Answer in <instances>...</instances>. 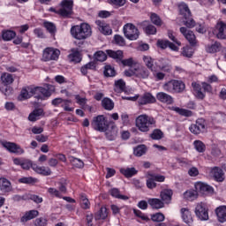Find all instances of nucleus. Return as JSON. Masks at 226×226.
<instances>
[{
  "mask_svg": "<svg viewBox=\"0 0 226 226\" xmlns=\"http://www.w3.org/2000/svg\"><path fill=\"white\" fill-rule=\"evenodd\" d=\"M135 126L142 133H147L156 128V119L147 114H141L136 117Z\"/></svg>",
  "mask_w": 226,
  "mask_h": 226,
  "instance_id": "f257e3e1",
  "label": "nucleus"
},
{
  "mask_svg": "<svg viewBox=\"0 0 226 226\" xmlns=\"http://www.w3.org/2000/svg\"><path fill=\"white\" fill-rule=\"evenodd\" d=\"M71 34L75 40H87L93 34L91 26L87 23H81L72 26Z\"/></svg>",
  "mask_w": 226,
  "mask_h": 226,
  "instance_id": "f03ea898",
  "label": "nucleus"
},
{
  "mask_svg": "<svg viewBox=\"0 0 226 226\" xmlns=\"http://www.w3.org/2000/svg\"><path fill=\"white\" fill-rule=\"evenodd\" d=\"M91 126L96 132H107L109 128V121L103 115L94 117L91 122Z\"/></svg>",
  "mask_w": 226,
  "mask_h": 226,
  "instance_id": "7ed1b4c3",
  "label": "nucleus"
},
{
  "mask_svg": "<svg viewBox=\"0 0 226 226\" xmlns=\"http://www.w3.org/2000/svg\"><path fill=\"white\" fill-rule=\"evenodd\" d=\"M124 34L127 40L131 41H135V40H139V36H140V32H139V28L135 26V25L132 23H127L123 27Z\"/></svg>",
  "mask_w": 226,
  "mask_h": 226,
  "instance_id": "20e7f679",
  "label": "nucleus"
},
{
  "mask_svg": "<svg viewBox=\"0 0 226 226\" xmlns=\"http://www.w3.org/2000/svg\"><path fill=\"white\" fill-rule=\"evenodd\" d=\"M194 213L201 222H207L209 220V208L207 204L204 202H200L196 205Z\"/></svg>",
  "mask_w": 226,
  "mask_h": 226,
  "instance_id": "39448f33",
  "label": "nucleus"
},
{
  "mask_svg": "<svg viewBox=\"0 0 226 226\" xmlns=\"http://www.w3.org/2000/svg\"><path fill=\"white\" fill-rule=\"evenodd\" d=\"M61 56V51L56 48H46L42 52V61H57Z\"/></svg>",
  "mask_w": 226,
  "mask_h": 226,
  "instance_id": "423d86ee",
  "label": "nucleus"
},
{
  "mask_svg": "<svg viewBox=\"0 0 226 226\" xmlns=\"http://www.w3.org/2000/svg\"><path fill=\"white\" fill-rule=\"evenodd\" d=\"M60 6L61 9L58 10L60 17L68 18L73 13V0H63Z\"/></svg>",
  "mask_w": 226,
  "mask_h": 226,
  "instance_id": "0eeeda50",
  "label": "nucleus"
},
{
  "mask_svg": "<svg viewBox=\"0 0 226 226\" xmlns=\"http://www.w3.org/2000/svg\"><path fill=\"white\" fill-rule=\"evenodd\" d=\"M1 146L4 147L9 153H12L13 154H18V156H20V154H24L26 151L20 145H18L17 143L10 142V141H1Z\"/></svg>",
  "mask_w": 226,
  "mask_h": 226,
  "instance_id": "6e6552de",
  "label": "nucleus"
},
{
  "mask_svg": "<svg viewBox=\"0 0 226 226\" xmlns=\"http://www.w3.org/2000/svg\"><path fill=\"white\" fill-rule=\"evenodd\" d=\"M212 34L216 36L219 40L226 39V24L223 21H219L214 28H212Z\"/></svg>",
  "mask_w": 226,
  "mask_h": 226,
  "instance_id": "1a4fd4ad",
  "label": "nucleus"
},
{
  "mask_svg": "<svg viewBox=\"0 0 226 226\" xmlns=\"http://www.w3.org/2000/svg\"><path fill=\"white\" fill-rule=\"evenodd\" d=\"M34 98L36 100H47L50 96V91L41 87H34Z\"/></svg>",
  "mask_w": 226,
  "mask_h": 226,
  "instance_id": "9d476101",
  "label": "nucleus"
},
{
  "mask_svg": "<svg viewBox=\"0 0 226 226\" xmlns=\"http://www.w3.org/2000/svg\"><path fill=\"white\" fill-rule=\"evenodd\" d=\"M194 188L196 192L202 193V195H208V193H213V192H215L209 185L203 182H196L194 184Z\"/></svg>",
  "mask_w": 226,
  "mask_h": 226,
  "instance_id": "9b49d317",
  "label": "nucleus"
},
{
  "mask_svg": "<svg viewBox=\"0 0 226 226\" xmlns=\"http://www.w3.org/2000/svg\"><path fill=\"white\" fill-rule=\"evenodd\" d=\"M191 133L194 135H199L206 130V124H204L203 119H198L195 124H191L189 127Z\"/></svg>",
  "mask_w": 226,
  "mask_h": 226,
  "instance_id": "f8f14e48",
  "label": "nucleus"
},
{
  "mask_svg": "<svg viewBox=\"0 0 226 226\" xmlns=\"http://www.w3.org/2000/svg\"><path fill=\"white\" fill-rule=\"evenodd\" d=\"M180 213H181V218L185 223H186L189 226L193 225V216L192 215V212L190 211V208L183 207L181 208Z\"/></svg>",
  "mask_w": 226,
  "mask_h": 226,
  "instance_id": "ddd939ff",
  "label": "nucleus"
},
{
  "mask_svg": "<svg viewBox=\"0 0 226 226\" xmlns=\"http://www.w3.org/2000/svg\"><path fill=\"white\" fill-rule=\"evenodd\" d=\"M95 24L102 34H104V36H110L112 34V28L109 24L102 21V20H96Z\"/></svg>",
  "mask_w": 226,
  "mask_h": 226,
  "instance_id": "4468645a",
  "label": "nucleus"
},
{
  "mask_svg": "<svg viewBox=\"0 0 226 226\" xmlns=\"http://www.w3.org/2000/svg\"><path fill=\"white\" fill-rule=\"evenodd\" d=\"M192 93L198 100H204L206 98V92H202V87L200 84L193 81L192 83Z\"/></svg>",
  "mask_w": 226,
  "mask_h": 226,
  "instance_id": "2eb2a0df",
  "label": "nucleus"
},
{
  "mask_svg": "<svg viewBox=\"0 0 226 226\" xmlns=\"http://www.w3.org/2000/svg\"><path fill=\"white\" fill-rule=\"evenodd\" d=\"M180 33L183 34L185 38L187 39V41H189V43L191 45H195V43H197V39L195 37V34H193L192 31L188 30V28H186L185 26H182V27H180Z\"/></svg>",
  "mask_w": 226,
  "mask_h": 226,
  "instance_id": "dca6fc26",
  "label": "nucleus"
},
{
  "mask_svg": "<svg viewBox=\"0 0 226 226\" xmlns=\"http://www.w3.org/2000/svg\"><path fill=\"white\" fill-rule=\"evenodd\" d=\"M156 98L151 94V93H146L141 95L139 100V105H149V103H155Z\"/></svg>",
  "mask_w": 226,
  "mask_h": 226,
  "instance_id": "f3484780",
  "label": "nucleus"
},
{
  "mask_svg": "<svg viewBox=\"0 0 226 226\" xmlns=\"http://www.w3.org/2000/svg\"><path fill=\"white\" fill-rule=\"evenodd\" d=\"M34 96V87H24L21 89L19 94V100H29V98H33Z\"/></svg>",
  "mask_w": 226,
  "mask_h": 226,
  "instance_id": "a211bd4d",
  "label": "nucleus"
},
{
  "mask_svg": "<svg viewBox=\"0 0 226 226\" xmlns=\"http://www.w3.org/2000/svg\"><path fill=\"white\" fill-rule=\"evenodd\" d=\"M11 190H13L11 182L6 177H0V192H2V193H10Z\"/></svg>",
  "mask_w": 226,
  "mask_h": 226,
  "instance_id": "6ab92c4d",
  "label": "nucleus"
},
{
  "mask_svg": "<svg viewBox=\"0 0 226 226\" xmlns=\"http://www.w3.org/2000/svg\"><path fill=\"white\" fill-rule=\"evenodd\" d=\"M156 98L162 103H167V105H172L174 103V98L165 92H159L156 94Z\"/></svg>",
  "mask_w": 226,
  "mask_h": 226,
  "instance_id": "aec40b11",
  "label": "nucleus"
},
{
  "mask_svg": "<svg viewBox=\"0 0 226 226\" xmlns=\"http://www.w3.org/2000/svg\"><path fill=\"white\" fill-rule=\"evenodd\" d=\"M215 215L218 222L224 223L226 222V206H220L215 209Z\"/></svg>",
  "mask_w": 226,
  "mask_h": 226,
  "instance_id": "412c9836",
  "label": "nucleus"
},
{
  "mask_svg": "<svg viewBox=\"0 0 226 226\" xmlns=\"http://www.w3.org/2000/svg\"><path fill=\"white\" fill-rule=\"evenodd\" d=\"M33 170L41 176H50L52 174L49 167L38 166L37 164H34Z\"/></svg>",
  "mask_w": 226,
  "mask_h": 226,
  "instance_id": "4be33fe9",
  "label": "nucleus"
},
{
  "mask_svg": "<svg viewBox=\"0 0 226 226\" xmlns=\"http://www.w3.org/2000/svg\"><path fill=\"white\" fill-rule=\"evenodd\" d=\"M38 215V210H29L24 214V215L20 219V222L21 223H26V222H29L30 220L36 218Z\"/></svg>",
  "mask_w": 226,
  "mask_h": 226,
  "instance_id": "5701e85b",
  "label": "nucleus"
},
{
  "mask_svg": "<svg viewBox=\"0 0 226 226\" xmlns=\"http://www.w3.org/2000/svg\"><path fill=\"white\" fill-rule=\"evenodd\" d=\"M43 117V109H35L31 112L28 116V121L34 123V121H38Z\"/></svg>",
  "mask_w": 226,
  "mask_h": 226,
  "instance_id": "b1692460",
  "label": "nucleus"
},
{
  "mask_svg": "<svg viewBox=\"0 0 226 226\" xmlns=\"http://www.w3.org/2000/svg\"><path fill=\"white\" fill-rule=\"evenodd\" d=\"M134 75L139 79H147L149 77V71L142 66L134 68Z\"/></svg>",
  "mask_w": 226,
  "mask_h": 226,
  "instance_id": "393cba45",
  "label": "nucleus"
},
{
  "mask_svg": "<svg viewBox=\"0 0 226 226\" xmlns=\"http://www.w3.org/2000/svg\"><path fill=\"white\" fill-rule=\"evenodd\" d=\"M147 203L151 206L152 209H162L164 207L163 201L156 198L148 199Z\"/></svg>",
  "mask_w": 226,
  "mask_h": 226,
  "instance_id": "a878e982",
  "label": "nucleus"
},
{
  "mask_svg": "<svg viewBox=\"0 0 226 226\" xmlns=\"http://www.w3.org/2000/svg\"><path fill=\"white\" fill-rule=\"evenodd\" d=\"M161 199L165 204H169L172 200V190L165 189L161 192Z\"/></svg>",
  "mask_w": 226,
  "mask_h": 226,
  "instance_id": "bb28decb",
  "label": "nucleus"
},
{
  "mask_svg": "<svg viewBox=\"0 0 226 226\" xmlns=\"http://www.w3.org/2000/svg\"><path fill=\"white\" fill-rule=\"evenodd\" d=\"M170 110H173V112L179 114V116H184L185 117H191V116H192V111L179 108V107L172 106L170 108Z\"/></svg>",
  "mask_w": 226,
  "mask_h": 226,
  "instance_id": "cd10ccee",
  "label": "nucleus"
},
{
  "mask_svg": "<svg viewBox=\"0 0 226 226\" xmlns=\"http://www.w3.org/2000/svg\"><path fill=\"white\" fill-rule=\"evenodd\" d=\"M106 53L109 57H112V59H116L117 61H122L123 60V50H112L108 49L106 50Z\"/></svg>",
  "mask_w": 226,
  "mask_h": 226,
  "instance_id": "c85d7f7f",
  "label": "nucleus"
},
{
  "mask_svg": "<svg viewBox=\"0 0 226 226\" xmlns=\"http://www.w3.org/2000/svg\"><path fill=\"white\" fill-rule=\"evenodd\" d=\"M157 45L158 47H160V49H167V47H169L171 50H178L177 46H176V44L169 41H157Z\"/></svg>",
  "mask_w": 226,
  "mask_h": 226,
  "instance_id": "c756f323",
  "label": "nucleus"
},
{
  "mask_svg": "<svg viewBox=\"0 0 226 226\" xmlns=\"http://www.w3.org/2000/svg\"><path fill=\"white\" fill-rule=\"evenodd\" d=\"M17 36V33L13 30H4L2 32V38L4 41H11Z\"/></svg>",
  "mask_w": 226,
  "mask_h": 226,
  "instance_id": "7c9ffc66",
  "label": "nucleus"
},
{
  "mask_svg": "<svg viewBox=\"0 0 226 226\" xmlns=\"http://www.w3.org/2000/svg\"><path fill=\"white\" fill-rule=\"evenodd\" d=\"M211 175L215 177V181H223V170L220 168H213L211 170Z\"/></svg>",
  "mask_w": 226,
  "mask_h": 226,
  "instance_id": "2f4dec72",
  "label": "nucleus"
},
{
  "mask_svg": "<svg viewBox=\"0 0 226 226\" xmlns=\"http://www.w3.org/2000/svg\"><path fill=\"white\" fill-rule=\"evenodd\" d=\"M126 89V83L123 79L115 81L114 91L115 93H123Z\"/></svg>",
  "mask_w": 226,
  "mask_h": 226,
  "instance_id": "473e14b6",
  "label": "nucleus"
},
{
  "mask_svg": "<svg viewBox=\"0 0 226 226\" xmlns=\"http://www.w3.org/2000/svg\"><path fill=\"white\" fill-rule=\"evenodd\" d=\"M68 59L71 61V63H80V61H82V57H80V52L75 49H72V53L69 54Z\"/></svg>",
  "mask_w": 226,
  "mask_h": 226,
  "instance_id": "72a5a7b5",
  "label": "nucleus"
},
{
  "mask_svg": "<svg viewBox=\"0 0 226 226\" xmlns=\"http://www.w3.org/2000/svg\"><path fill=\"white\" fill-rule=\"evenodd\" d=\"M222 45L220 42H215L214 44H208L206 46V52L208 54H216V52H220Z\"/></svg>",
  "mask_w": 226,
  "mask_h": 226,
  "instance_id": "f704fd0d",
  "label": "nucleus"
},
{
  "mask_svg": "<svg viewBox=\"0 0 226 226\" xmlns=\"http://www.w3.org/2000/svg\"><path fill=\"white\" fill-rule=\"evenodd\" d=\"M178 10L181 15H184L185 19H186V17H190V15L192 14V12L190 11V8H188V4H186L185 3L182 2L178 4Z\"/></svg>",
  "mask_w": 226,
  "mask_h": 226,
  "instance_id": "c9c22d12",
  "label": "nucleus"
},
{
  "mask_svg": "<svg viewBox=\"0 0 226 226\" xmlns=\"http://www.w3.org/2000/svg\"><path fill=\"white\" fill-rule=\"evenodd\" d=\"M13 76L8 72H4L1 75V81L4 86H10V84H13Z\"/></svg>",
  "mask_w": 226,
  "mask_h": 226,
  "instance_id": "e433bc0d",
  "label": "nucleus"
},
{
  "mask_svg": "<svg viewBox=\"0 0 226 226\" xmlns=\"http://www.w3.org/2000/svg\"><path fill=\"white\" fill-rule=\"evenodd\" d=\"M199 197V193L197 192V191L194 190H189L186 191L185 192H184V199H185V200H195V199H197Z\"/></svg>",
  "mask_w": 226,
  "mask_h": 226,
  "instance_id": "4c0bfd02",
  "label": "nucleus"
},
{
  "mask_svg": "<svg viewBox=\"0 0 226 226\" xmlns=\"http://www.w3.org/2000/svg\"><path fill=\"white\" fill-rule=\"evenodd\" d=\"M18 181L22 185H34L38 183V178H34L33 177H23L21 178H19Z\"/></svg>",
  "mask_w": 226,
  "mask_h": 226,
  "instance_id": "58836bf2",
  "label": "nucleus"
},
{
  "mask_svg": "<svg viewBox=\"0 0 226 226\" xmlns=\"http://www.w3.org/2000/svg\"><path fill=\"white\" fill-rule=\"evenodd\" d=\"M109 216L107 207H102L100 210L95 214V220H105Z\"/></svg>",
  "mask_w": 226,
  "mask_h": 226,
  "instance_id": "ea45409f",
  "label": "nucleus"
},
{
  "mask_svg": "<svg viewBox=\"0 0 226 226\" xmlns=\"http://www.w3.org/2000/svg\"><path fill=\"white\" fill-rule=\"evenodd\" d=\"M109 193L111 197H114L115 199H120L121 200H128V196L123 195L119 192V189L113 188L109 191Z\"/></svg>",
  "mask_w": 226,
  "mask_h": 226,
  "instance_id": "a19ab883",
  "label": "nucleus"
},
{
  "mask_svg": "<svg viewBox=\"0 0 226 226\" xmlns=\"http://www.w3.org/2000/svg\"><path fill=\"white\" fill-rule=\"evenodd\" d=\"M102 106L105 110H112L114 109V102L110 98H103L102 101Z\"/></svg>",
  "mask_w": 226,
  "mask_h": 226,
  "instance_id": "79ce46f5",
  "label": "nucleus"
},
{
  "mask_svg": "<svg viewBox=\"0 0 226 226\" xmlns=\"http://www.w3.org/2000/svg\"><path fill=\"white\" fill-rule=\"evenodd\" d=\"M120 172L125 177H132V176H135L137 174V170L135 168H122L120 169Z\"/></svg>",
  "mask_w": 226,
  "mask_h": 226,
  "instance_id": "37998d69",
  "label": "nucleus"
},
{
  "mask_svg": "<svg viewBox=\"0 0 226 226\" xmlns=\"http://www.w3.org/2000/svg\"><path fill=\"white\" fill-rule=\"evenodd\" d=\"M79 199H80L79 204L82 209H89V207H91V203L89 202V200L85 194H80Z\"/></svg>",
  "mask_w": 226,
  "mask_h": 226,
  "instance_id": "c03bdc74",
  "label": "nucleus"
},
{
  "mask_svg": "<svg viewBox=\"0 0 226 226\" xmlns=\"http://www.w3.org/2000/svg\"><path fill=\"white\" fill-rule=\"evenodd\" d=\"M143 63L151 72H154L153 68L154 66V60L150 56H143Z\"/></svg>",
  "mask_w": 226,
  "mask_h": 226,
  "instance_id": "a18cd8bd",
  "label": "nucleus"
},
{
  "mask_svg": "<svg viewBox=\"0 0 226 226\" xmlns=\"http://www.w3.org/2000/svg\"><path fill=\"white\" fill-rule=\"evenodd\" d=\"M147 151V147H146V145H139L134 148L133 153L135 156H143V154H146Z\"/></svg>",
  "mask_w": 226,
  "mask_h": 226,
  "instance_id": "49530a36",
  "label": "nucleus"
},
{
  "mask_svg": "<svg viewBox=\"0 0 226 226\" xmlns=\"http://www.w3.org/2000/svg\"><path fill=\"white\" fill-rule=\"evenodd\" d=\"M69 160L73 167L76 169H82L84 168V162L79 158H75L73 156L69 157Z\"/></svg>",
  "mask_w": 226,
  "mask_h": 226,
  "instance_id": "de8ad7c7",
  "label": "nucleus"
},
{
  "mask_svg": "<svg viewBox=\"0 0 226 226\" xmlns=\"http://www.w3.org/2000/svg\"><path fill=\"white\" fill-rule=\"evenodd\" d=\"M185 85L183 81L174 79L175 93H183L185 91Z\"/></svg>",
  "mask_w": 226,
  "mask_h": 226,
  "instance_id": "09e8293b",
  "label": "nucleus"
},
{
  "mask_svg": "<svg viewBox=\"0 0 226 226\" xmlns=\"http://www.w3.org/2000/svg\"><path fill=\"white\" fill-rule=\"evenodd\" d=\"M94 59L100 63H103V61H107V54L102 50L97 51L94 55Z\"/></svg>",
  "mask_w": 226,
  "mask_h": 226,
  "instance_id": "8fccbe9b",
  "label": "nucleus"
},
{
  "mask_svg": "<svg viewBox=\"0 0 226 226\" xmlns=\"http://www.w3.org/2000/svg\"><path fill=\"white\" fill-rule=\"evenodd\" d=\"M193 146L198 153H204L206 151V145L201 140H194Z\"/></svg>",
  "mask_w": 226,
  "mask_h": 226,
  "instance_id": "3c124183",
  "label": "nucleus"
},
{
  "mask_svg": "<svg viewBox=\"0 0 226 226\" xmlns=\"http://www.w3.org/2000/svg\"><path fill=\"white\" fill-rule=\"evenodd\" d=\"M107 3L114 8H121L126 4V0H107Z\"/></svg>",
  "mask_w": 226,
  "mask_h": 226,
  "instance_id": "603ef678",
  "label": "nucleus"
},
{
  "mask_svg": "<svg viewBox=\"0 0 226 226\" xmlns=\"http://www.w3.org/2000/svg\"><path fill=\"white\" fill-rule=\"evenodd\" d=\"M162 88L164 91H167V93H175L174 79L164 83Z\"/></svg>",
  "mask_w": 226,
  "mask_h": 226,
  "instance_id": "864d4df0",
  "label": "nucleus"
},
{
  "mask_svg": "<svg viewBox=\"0 0 226 226\" xmlns=\"http://www.w3.org/2000/svg\"><path fill=\"white\" fill-rule=\"evenodd\" d=\"M150 137L153 140H160L163 139V132L159 129H154L150 134Z\"/></svg>",
  "mask_w": 226,
  "mask_h": 226,
  "instance_id": "5fc2aeb1",
  "label": "nucleus"
},
{
  "mask_svg": "<svg viewBox=\"0 0 226 226\" xmlns=\"http://www.w3.org/2000/svg\"><path fill=\"white\" fill-rule=\"evenodd\" d=\"M147 187L149 190H153V188H156V181L153 177V175L148 174L147 179Z\"/></svg>",
  "mask_w": 226,
  "mask_h": 226,
  "instance_id": "6e6d98bb",
  "label": "nucleus"
},
{
  "mask_svg": "<svg viewBox=\"0 0 226 226\" xmlns=\"http://www.w3.org/2000/svg\"><path fill=\"white\" fill-rule=\"evenodd\" d=\"M104 75L105 77H116V70L110 65H106L104 67Z\"/></svg>",
  "mask_w": 226,
  "mask_h": 226,
  "instance_id": "4d7b16f0",
  "label": "nucleus"
},
{
  "mask_svg": "<svg viewBox=\"0 0 226 226\" xmlns=\"http://www.w3.org/2000/svg\"><path fill=\"white\" fill-rule=\"evenodd\" d=\"M34 167V163L31 162L29 159H23V162L21 163V168L24 170H29V169H33Z\"/></svg>",
  "mask_w": 226,
  "mask_h": 226,
  "instance_id": "13d9d810",
  "label": "nucleus"
},
{
  "mask_svg": "<svg viewBox=\"0 0 226 226\" xmlns=\"http://www.w3.org/2000/svg\"><path fill=\"white\" fill-rule=\"evenodd\" d=\"M70 105H72V101L71 100H64L62 102L61 107L66 112H72L73 110V108L70 107Z\"/></svg>",
  "mask_w": 226,
  "mask_h": 226,
  "instance_id": "bf43d9fd",
  "label": "nucleus"
},
{
  "mask_svg": "<svg viewBox=\"0 0 226 226\" xmlns=\"http://www.w3.org/2000/svg\"><path fill=\"white\" fill-rule=\"evenodd\" d=\"M112 130L113 131L111 132L110 131L106 132V136L109 140H114V139H116V137L117 136V127L112 126Z\"/></svg>",
  "mask_w": 226,
  "mask_h": 226,
  "instance_id": "052dcab7",
  "label": "nucleus"
},
{
  "mask_svg": "<svg viewBox=\"0 0 226 226\" xmlns=\"http://www.w3.org/2000/svg\"><path fill=\"white\" fill-rule=\"evenodd\" d=\"M150 20L152 24H154V26H162V19H160V16H158L156 13H153L150 16Z\"/></svg>",
  "mask_w": 226,
  "mask_h": 226,
  "instance_id": "680f3d73",
  "label": "nucleus"
},
{
  "mask_svg": "<svg viewBox=\"0 0 226 226\" xmlns=\"http://www.w3.org/2000/svg\"><path fill=\"white\" fill-rule=\"evenodd\" d=\"M43 26L51 34L56 33V25H54V23L44 21Z\"/></svg>",
  "mask_w": 226,
  "mask_h": 226,
  "instance_id": "e2e57ef3",
  "label": "nucleus"
},
{
  "mask_svg": "<svg viewBox=\"0 0 226 226\" xmlns=\"http://www.w3.org/2000/svg\"><path fill=\"white\" fill-rule=\"evenodd\" d=\"M182 56H184L185 57H192V56H193V49L189 46L184 47Z\"/></svg>",
  "mask_w": 226,
  "mask_h": 226,
  "instance_id": "0e129e2a",
  "label": "nucleus"
},
{
  "mask_svg": "<svg viewBox=\"0 0 226 226\" xmlns=\"http://www.w3.org/2000/svg\"><path fill=\"white\" fill-rule=\"evenodd\" d=\"M114 41L117 45H119V47H124V45H126V41H124V38L121 35L116 34L114 36Z\"/></svg>",
  "mask_w": 226,
  "mask_h": 226,
  "instance_id": "69168bd1",
  "label": "nucleus"
},
{
  "mask_svg": "<svg viewBox=\"0 0 226 226\" xmlns=\"http://www.w3.org/2000/svg\"><path fill=\"white\" fill-rule=\"evenodd\" d=\"M87 70H94V63L90 62L86 65L82 66L80 69L82 75H86L87 73Z\"/></svg>",
  "mask_w": 226,
  "mask_h": 226,
  "instance_id": "338daca9",
  "label": "nucleus"
},
{
  "mask_svg": "<svg viewBox=\"0 0 226 226\" xmlns=\"http://www.w3.org/2000/svg\"><path fill=\"white\" fill-rule=\"evenodd\" d=\"M163 220H165V215L162 213H157L152 215L153 222H163Z\"/></svg>",
  "mask_w": 226,
  "mask_h": 226,
  "instance_id": "774afa93",
  "label": "nucleus"
}]
</instances>
